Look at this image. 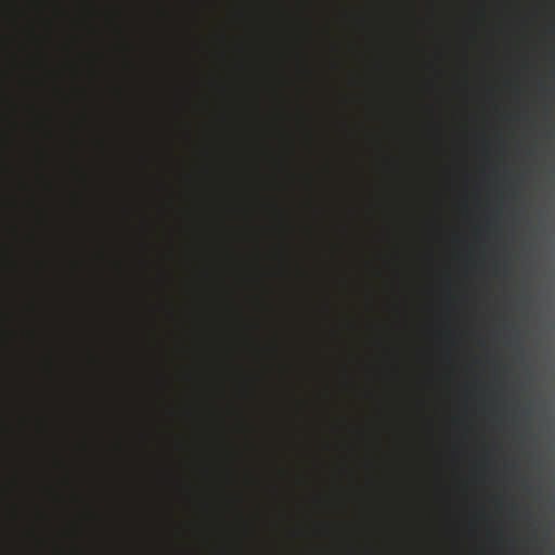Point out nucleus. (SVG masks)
<instances>
[{
  "instance_id": "f257e3e1",
  "label": "nucleus",
  "mask_w": 555,
  "mask_h": 555,
  "mask_svg": "<svg viewBox=\"0 0 555 555\" xmlns=\"http://www.w3.org/2000/svg\"><path fill=\"white\" fill-rule=\"evenodd\" d=\"M27 206L35 210L36 211V216H37V220L40 224H42L43 222V211L42 209L38 206L37 202L34 199V198H28L27 199Z\"/></svg>"
},
{
  "instance_id": "f03ea898",
  "label": "nucleus",
  "mask_w": 555,
  "mask_h": 555,
  "mask_svg": "<svg viewBox=\"0 0 555 555\" xmlns=\"http://www.w3.org/2000/svg\"><path fill=\"white\" fill-rule=\"evenodd\" d=\"M27 534L30 539L35 540L39 545L42 544V539L34 528L27 529Z\"/></svg>"
},
{
  "instance_id": "7ed1b4c3",
  "label": "nucleus",
  "mask_w": 555,
  "mask_h": 555,
  "mask_svg": "<svg viewBox=\"0 0 555 555\" xmlns=\"http://www.w3.org/2000/svg\"><path fill=\"white\" fill-rule=\"evenodd\" d=\"M27 312L30 315H36L38 313V306L34 300H28L26 304Z\"/></svg>"
},
{
  "instance_id": "20e7f679",
  "label": "nucleus",
  "mask_w": 555,
  "mask_h": 555,
  "mask_svg": "<svg viewBox=\"0 0 555 555\" xmlns=\"http://www.w3.org/2000/svg\"><path fill=\"white\" fill-rule=\"evenodd\" d=\"M26 335H27V338L30 339L31 341L37 340V338H38V332L34 327H28L26 331Z\"/></svg>"
},
{
  "instance_id": "39448f33",
  "label": "nucleus",
  "mask_w": 555,
  "mask_h": 555,
  "mask_svg": "<svg viewBox=\"0 0 555 555\" xmlns=\"http://www.w3.org/2000/svg\"><path fill=\"white\" fill-rule=\"evenodd\" d=\"M36 425L39 433L43 431V418L41 416H36Z\"/></svg>"
},
{
  "instance_id": "423d86ee",
  "label": "nucleus",
  "mask_w": 555,
  "mask_h": 555,
  "mask_svg": "<svg viewBox=\"0 0 555 555\" xmlns=\"http://www.w3.org/2000/svg\"><path fill=\"white\" fill-rule=\"evenodd\" d=\"M27 241L30 245H36L37 244V236L34 234V233H28L27 234Z\"/></svg>"
},
{
  "instance_id": "0eeeda50",
  "label": "nucleus",
  "mask_w": 555,
  "mask_h": 555,
  "mask_svg": "<svg viewBox=\"0 0 555 555\" xmlns=\"http://www.w3.org/2000/svg\"><path fill=\"white\" fill-rule=\"evenodd\" d=\"M27 108H28V111H29L31 114L37 113V107H36V105H35L34 103H29V104L27 105Z\"/></svg>"
},
{
  "instance_id": "6e6552de",
  "label": "nucleus",
  "mask_w": 555,
  "mask_h": 555,
  "mask_svg": "<svg viewBox=\"0 0 555 555\" xmlns=\"http://www.w3.org/2000/svg\"><path fill=\"white\" fill-rule=\"evenodd\" d=\"M35 61H36V65H38L40 67L42 66V55H41V52L36 56Z\"/></svg>"
},
{
  "instance_id": "1a4fd4ad",
  "label": "nucleus",
  "mask_w": 555,
  "mask_h": 555,
  "mask_svg": "<svg viewBox=\"0 0 555 555\" xmlns=\"http://www.w3.org/2000/svg\"><path fill=\"white\" fill-rule=\"evenodd\" d=\"M37 157H38V160L40 164H42L43 162V153H42V150H38L37 151Z\"/></svg>"
},
{
  "instance_id": "9d476101",
  "label": "nucleus",
  "mask_w": 555,
  "mask_h": 555,
  "mask_svg": "<svg viewBox=\"0 0 555 555\" xmlns=\"http://www.w3.org/2000/svg\"><path fill=\"white\" fill-rule=\"evenodd\" d=\"M39 82H40L39 80H27L28 85H33V83L38 85Z\"/></svg>"
},
{
  "instance_id": "9b49d317",
  "label": "nucleus",
  "mask_w": 555,
  "mask_h": 555,
  "mask_svg": "<svg viewBox=\"0 0 555 555\" xmlns=\"http://www.w3.org/2000/svg\"><path fill=\"white\" fill-rule=\"evenodd\" d=\"M37 266L41 269V268H42V266H43L42 261H41V260H38V261H37Z\"/></svg>"
},
{
  "instance_id": "f8f14e48",
  "label": "nucleus",
  "mask_w": 555,
  "mask_h": 555,
  "mask_svg": "<svg viewBox=\"0 0 555 555\" xmlns=\"http://www.w3.org/2000/svg\"><path fill=\"white\" fill-rule=\"evenodd\" d=\"M23 422H24V424H28V418L25 416Z\"/></svg>"
},
{
  "instance_id": "ddd939ff",
  "label": "nucleus",
  "mask_w": 555,
  "mask_h": 555,
  "mask_svg": "<svg viewBox=\"0 0 555 555\" xmlns=\"http://www.w3.org/2000/svg\"><path fill=\"white\" fill-rule=\"evenodd\" d=\"M36 127H41V122H35Z\"/></svg>"
},
{
  "instance_id": "4468645a",
  "label": "nucleus",
  "mask_w": 555,
  "mask_h": 555,
  "mask_svg": "<svg viewBox=\"0 0 555 555\" xmlns=\"http://www.w3.org/2000/svg\"><path fill=\"white\" fill-rule=\"evenodd\" d=\"M37 516H38V518H40V519L42 518V514H41V513H37Z\"/></svg>"
}]
</instances>
